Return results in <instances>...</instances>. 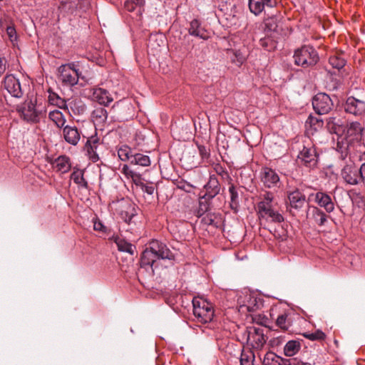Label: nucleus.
I'll use <instances>...</instances> for the list:
<instances>
[{"label":"nucleus","mask_w":365,"mask_h":365,"mask_svg":"<svg viewBox=\"0 0 365 365\" xmlns=\"http://www.w3.org/2000/svg\"><path fill=\"white\" fill-rule=\"evenodd\" d=\"M309 212H310L312 218L319 226H323L327 222V215L318 207L315 206H309V209L307 212V217H308L309 215Z\"/></svg>","instance_id":"24"},{"label":"nucleus","mask_w":365,"mask_h":365,"mask_svg":"<svg viewBox=\"0 0 365 365\" xmlns=\"http://www.w3.org/2000/svg\"><path fill=\"white\" fill-rule=\"evenodd\" d=\"M329 62L333 68L338 70L342 68L346 64V60L340 55L330 56Z\"/></svg>","instance_id":"41"},{"label":"nucleus","mask_w":365,"mask_h":365,"mask_svg":"<svg viewBox=\"0 0 365 365\" xmlns=\"http://www.w3.org/2000/svg\"><path fill=\"white\" fill-rule=\"evenodd\" d=\"M17 110L24 120L31 123L39 122L43 114L36 108V103L32 100L25 101Z\"/></svg>","instance_id":"9"},{"label":"nucleus","mask_w":365,"mask_h":365,"mask_svg":"<svg viewBox=\"0 0 365 365\" xmlns=\"http://www.w3.org/2000/svg\"><path fill=\"white\" fill-rule=\"evenodd\" d=\"M323 120L319 118L309 115L306 120L305 126L308 133L313 135L323 127Z\"/></svg>","instance_id":"25"},{"label":"nucleus","mask_w":365,"mask_h":365,"mask_svg":"<svg viewBox=\"0 0 365 365\" xmlns=\"http://www.w3.org/2000/svg\"><path fill=\"white\" fill-rule=\"evenodd\" d=\"M214 170L217 173V175H220L222 179L229 180L232 181V179L228 173V172L223 168L220 164L217 163L214 165Z\"/></svg>","instance_id":"45"},{"label":"nucleus","mask_w":365,"mask_h":365,"mask_svg":"<svg viewBox=\"0 0 365 365\" xmlns=\"http://www.w3.org/2000/svg\"><path fill=\"white\" fill-rule=\"evenodd\" d=\"M337 82L336 81H334V86H333V88H332V90H335L337 88Z\"/></svg>","instance_id":"64"},{"label":"nucleus","mask_w":365,"mask_h":365,"mask_svg":"<svg viewBox=\"0 0 365 365\" xmlns=\"http://www.w3.org/2000/svg\"><path fill=\"white\" fill-rule=\"evenodd\" d=\"M176 185H177V187L178 189L184 190L186 192H190L191 190L193 187V186L191 184H190L189 182H187L182 180L178 181Z\"/></svg>","instance_id":"50"},{"label":"nucleus","mask_w":365,"mask_h":365,"mask_svg":"<svg viewBox=\"0 0 365 365\" xmlns=\"http://www.w3.org/2000/svg\"><path fill=\"white\" fill-rule=\"evenodd\" d=\"M174 258V254L164 242L153 240L142 253L140 267L145 268L148 266L153 269V266L157 259L172 260Z\"/></svg>","instance_id":"1"},{"label":"nucleus","mask_w":365,"mask_h":365,"mask_svg":"<svg viewBox=\"0 0 365 365\" xmlns=\"http://www.w3.org/2000/svg\"><path fill=\"white\" fill-rule=\"evenodd\" d=\"M4 88L12 96L21 98L24 95L20 81L14 75H6L4 79Z\"/></svg>","instance_id":"12"},{"label":"nucleus","mask_w":365,"mask_h":365,"mask_svg":"<svg viewBox=\"0 0 365 365\" xmlns=\"http://www.w3.org/2000/svg\"><path fill=\"white\" fill-rule=\"evenodd\" d=\"M207 211H202L201 210V208H198V210H197V212H196V216L200 217H201L202 215H204Z\"/></svg>","instance_id":"62"},{"label":"nucleus","mask_w":365,"mask_h":365,"mask_svg":"<svg viewBox=\"0 0 365 365\" xmlns=\"http://www.w3.org/2000/svg\"><path fill=\"white\" fill-rule=\"evenodd\" d=\"M48 118L52 120L58 128H63L66 123V118L63 114L58 110H54L49 112Z\"/></svg>","instance_id":"34"},{"label":"nucleus","mask_w":365,"mask_h":365,"mask_svg":"<svg viewBox=\"0 0 365 365\" xmlns=\"http://www.w3.org/2000/svg\"><path fill=\"white\" fill-rule=\"evenodd\" d=\"M242 340L255 349H261L268 339L264 329L260 327H246L242 332Z\"/></svg>","instance_id":"5"},{"label":"nucleus","mask_w":365,"mask_h":365,"mask_svg":"<svg viewBox=\"0 0 365 365\" xmlns=\"http://www.w3.org/2000/svg\"><path fill=\"white\" fill-rule=\"evenodd\" d=\"M198 150L202 159H207L210 157V151L204 145H198Z\"/></svg>","instance_id":"52"},{"label":"nucleus","mask_w":365,"mask_h":365,"mask_svg":"<svg viewBox=\"0 0 365 365\" xmlns=\"http://www.w3.org/2000/svg\"><path fill=\"white\" fill-rule=\"evenodd\" d=\"M284 221V217L279 213L275 212V222H282Z\"/></svg>","instance_id":"60"},{"label":"nucleus","mask_w":365,"mask_h":365,"mask_svg":"<svg viewBox=\"0 0 365 365\" xmlns=\"http://www.w3.org/2000/svg\"><path fill=\"white\" fill-rule=\"evenodd\" d=\"M121 215L125 218L126 222H130L132 218L137 215L135 206L134 204L128 203L126 209L122 210Z\"/></svg>","instance_id":"39"},{"label":"nucleus","mask_w":365,"mask_h":365,"mask_svg":"<svg viewBox=\"0 0 365 365\" xmlns=\"http://www.w3.org/2000/svg\"><path fill=\"white\" fill-rule=\"evenodd\" d=\"M115 242L119 251L125 252L132 255L134 254L135 251V247L131 243L127 242L125 240L117 237L115 240Z\"/></svg>","instance_id":"32"},{"label":"nucleus","mask_w":365,"mask_h":365,"mask_svg":"<svg viewBox=\"0 0 365 365\" xmlns=\"http://www.w3.org/2000/svg\"><path fill=\"white\" fill-rule=\"evenodd\" d=\"M145 3V0H128L126 7L129 11L134 10V5L143 6Z\"/></svg>","instance_id":"51"},{"label":"nucleus","mask_w":365,"mask_h":365,"mask_svg":"<svg viewBox=\"0 0 365 365\" xmlns=\"http://www.w3.org/2000/svg\"><path fill=\"white\" fill-rule=\"evenodd\" d=\"M130 163L132 165L148 167L151 164V160L148 155L143 153H133Z\"/></svg>","instance_id":"30"},{"label":"nucleus","mask_w":365,"mask_h":365,"mask_svg":"<svg viewBox=\"0 0 365 365\" xmlns=\"http://www.w3.org/2000/svg\"><path fill=\"white\" fill-rule=\"evenodd\" d=\"M121 173L124 174L127 178H130L135 171L132 170L128 165H123Z\"/></svg>","instance_id":"54"},{"label":"nucleus","mask_w":365,"mask_h":365,"mask_svg":"<svg viewBox=\"0 0 365 365\" xmlns=\"http://www.w3.org/2000/svg\"><path fill=\"white\" fill-rule=\"evenodd\" d=\"M275 326L278 327L283 331L287 330L289 327V324L287 323V315L282 314L279 316L277 320H275Z\"/></svg>","instance_id":"44"},{"label":"nucleus","mask_w":365,"mask_h":365,"mask_svg":"<svg viewBox=\"0 0 365 365\" xmlns=\"http://www.w3.org/2000/svg\"><path fill=\"white\" fill-rule=\"evenodd\" d=\"M193 314L197 321L201 323H208L214 317L212 305L207 300L195 297L192 299Z\"/></svg>","instance_id":"7"},{"label":"nucleus","mask_w":365,"mask_h":365,"mask_svg":"<svg viewBox=\"0 0 365 365\" xmlns=\"http://www.w3.org/2000/svg\"><path fill=\"white\" fill-rule=\"evenodd\" d=\"M93 228L96 231H101L103 232H106V227L103 225V223L99 220H96L93 222Z\"/></svg>","instance_id":"56"},{"label":"nucleus","mask_w":365,"mask_h":365,"mask_svg":"<svg viewBox=\"0 0 365 365\" xmlns=\"http://www.w3.org/2000/svg\"><path fill=\"white\" fill-rule=\"evenodd\" d=\"M6 61L4 58H0V76L5 72L6 71Z\"/></svg>","instance_id":"59"},{"label":"nucleus","mask_w":365,"mask_h":365,"mask_svg":"<svg viewBox=\"0 0 365 365\" xmlns=\"http://www.w3.org/2000/svg\"><path fill=\"white\" fill-rule=\"evenodd\" d=\"M71 179L79 187L88 189V184L83 177V170H76L71 175Z\"/></svg>","instance_id":"35"},{"label":"nucleus","mask_w":365,"mask_h":365,"mask_svg":"<svg viewBox=\"0 0 365 365\" xmlns=\"http://www.w3.org/2000/svg\"><path fill=\"white\" fill-rule=\"evenodd\" d=\"M229 193L230 195V207L232 210L237 212L240 207V196L237 189L231 182H230Z\"/></svg>","instance_id":"29"},{"label":"nucleus","mask_w":365,"mask_h":365,"mask_svg":"<svg viewBox=\"0 0 365 365\" xmlns=\"http://www.w3.org/2000/svg\"><path fill=\"white\" fill-rule=\"evenodd\" d=\"M249 9L256 16L264 11V24L266 29L271 31L274 25L272 0H249Z\"/></svg>","instance_id":"4"},{"label":"nucleus","mask_w":365,"mask_h":365,"mask_svg":"<svg viewBox=\"0 0 365 365\" xmlns=\"http://www.w3.org/2000/svg\"><path fill=\"white\" fill-rule=\"evenodd\" d=\"M328 129L333 133H337L341 130L340 120L336 118L330 117L327 119Z\"/></svg>","instance_id":"42"},{"label":"nucleus","mask_w":365,"mask_h":365,"mask_svg":"<svg viewBox=\"0 0 365 365\" xmlns=\"http://www.w3.org/2000/svg\"><path fill=\"white\" fill-rule=\"evenodd\" d=\"M140 187L143 192L148 195H152L154 193L155 187L152 185H145L143 183Z\"/></svg>","instance_id":"55"},{"label":"nucleus","mask_w":365,"mask_h":365,"mask_svg":"<svg viewBox=\"0 0 365 365\" xmlns=\"http://www.w3.org/2000/svg\"><path fill=\"white\" fill-rule=\"evenodd\" d=\"M279 227H280V230H277L275 227V239L279 238L281 242H284L287 239V232L282 225H279Z\"/></svg>","instance_id":"48"},{"label":"nucleus","mask_w":365,"mask_h":365,"mask_svg":"<svg viewBox=\"0 0 365 365\" xmlns=\"http://www.w3.org/2000/svg\"><path fill=\"white\" fill-rule=\"evenodd\" d=\"M344 110L354 115H361L365 113V100L353 96L348 97L344 104Z\"/></svg>","instance_id":"13"},{"label":"nucleus","mask_w":365,"mask_h":365,"mask_svg":"<svg viewBox=\"0 0 365 365\" xmlns=\"http://www.w3.org/2000/svg\"><path fill=\"white\" fill-rule=\"evenodd\" d=\"M296 365H311V364L303 361H298Z\"/></svg>","instance_id":"63"},{"label":"nucleus","mask_w":365,"mask_h":365,"mask_svg":"<svg viewBox=\"0 0 365 365\" xmlns=\"http://www.w3.org/2000/svg\"><path fill=\"white\" fill-rule=\"evenodd\" d=\"M278 333L279 331L275 329V341L277 340V344L280 343L281 342V339L282 338V336L281 335H278Z\"/></svg>","instance_id":"61"},{"label":"nucleus","mask_w":365,"mask_h":365,"mask_svg":"<svg viewBox=\"0 0 365 365\" xmlns=\"http://www.w3.org/2000/svg\"><path fill=\"white\" fill-rule=\"evenodd\" d=\"M204 187L206 191L204 195L208 196L210 199H213L220 191V182L215 175L210 176L209 181Z\"/></svg>","instance_id":"19"},{"label":"nucleus","mask_w":365,"mask_h":365,"mask_svg":"<svg viewBox=\"0 0 365 365\" xmlns=\"http://www.w3.org/2000/svg\"><path fill=\"white\" fill-rule=\"evenodd\" d=\"M48 101L50 104L56 106L61 109L67 110L68 107L65 99L62 98L58 94L52 91L51 88L48 90Z\"/></svg>","instance_id":"27"},{"label":"nucleus","mask_w":365,"mask_h":365,"mask_svg":"<svg viewBox=\"0 0 365 365\" xmlns=\"http://www.w3.org/2000/svg\"><path fill=\"white\" fill-rule=\"evenodd\" d=\"M288 200L291 208L299 211L305 204L306 196L299 189H296L289 193Z\"/></svg>","instance_id":"16"},{"label":"nucleus","mask_w":365,"mask_h":365,"mask_svg":"<svg viewBox=\"0 0 365 365\" xmlns=\"http://www.w3.org/2000/svg\"><path fill=\"white\" fill-rule=\"evenodd\" d=\"M314 200L320 207H324L327 212H331L334 210V204L331 197L325 192H318L309 195L307 201Z\"/></svg>","instance_id":"14"},{"label":"nucleus","mask_w":365,"mask_h":365,"mask_svg":"<svg viewBox=\"0 0 365 365\" xmlns=\"http://www.w3.org/2000/svg\"><path fill=\"white\" fill-rule=\"evenodd\" d=\"M267 319H262L261 322H260V324L262 325L263 327H264V328H262L263 329H264V332L266 333V334H268L269 332H271L272 331V327L269 326L267 324Z\"/></svg>","instance_id":"58"},{"label":"nucleus","mask_w":365,"mask_h":365,"mask_svg":"<svg viewBox=\"0 0 365 365\" xmlns=\"http://www.w3.org/2000/svg\"><path fill=\"white\" fill-rule=\"evenodd\" d=\"M274 193L269 191H264L261 195V200L257 204V210L260 225L264 226L270 232L271 227L268 225L274 222Z\"/></svg>","instance_id":"3"},{"label":"nucleus","mask_w":365,"mask_h":365,"mask_svg":"<svg viewBox=\"0 0 365 365\" xmlns=\"http://www.w3.org/2000/svg\"><path fill=\"white\" fill-rule=\"evenodd\" d=\"M299 149L297 160L308 168H314L316 167L319 157L315 147L311 144L302 145Z\"/></svg>","instance_id":"10"},{"label":"nucleus","mask_w":365,"mask_h":365,"mask_svg":"<svg viewBox=\"0 0 365 365\" xmlns=\"http://www.w3.org/2000/svg\"><path fill=\"white\" fill-rule=\"evenodd\" d=\"M261 181L266 188L274 186V170L269 168H263L261 171Z\"/></svg>","instance_id":"26"},{"label":"nucleus","mask_w":365,"mask_h":365,"mask_svg":"<svg viewBox=\"0 0 365 365\" xmlns=\"http://www.w3.org/2000/svg\"><path fill=\"white\" fill-rule=\"evenodd\" d=\"M293 58L295 64L303 68L314 66L319 59L317 51L311 46H303L297 49Z\"/></svg>","instance_id":"6"},{"label":"nucleus","mask_w":365,"mask_h":365,"mask_svg":"<svg viewBox=\"0 0 365 365\" xmlns=\"http://www.w3.org/2000/svg\"><path fill=\"white\" fill-rule=\"evenodd\" d=\"M133 155V153L131 148L128 145H122L118 150V155L122 161L130 162Z\"/></svg>","instance_id":"38"},{"label":"nucleus","mask_w":365,"mask_h":365,"mask_svg":"<svg viewBox=\"0 0 365 365\" xmlns=\"http://www.w3.org/2000/svg\"><path fill=\"white\" fill-rule=\"evenodd\" d=\"M54 165L57 170L61 173L68 172L71 168L70 158L66 155H61L56 158L55 160Z\"/></svg>","instance_id":"28"},{"label":"nucleus","mask_w":365,"mask_h":365,"mask_svg":"<svg viewBox=\"0 0 365 365\" xmlns=\"http://www.w3.org/2000/svg\"><path fill=\"white\" fill-rule=\"evenodd\" d=\"M341 177L350 185H357L361 182L359 170L354 165H346L341 170Z\"/></svg>","instance_id":"15"},{"label":"nucleus","mask_w":365,"mask_h":365,"mask_svg":"<svg viewBox=\"0 0 365 365\" xmlns=\"http://www.w3.org/2000/svg\"><path fill=\"white\" fill-rule=\"evenodd\" d=\"M264 31L266 33V36L260 39V45L264 49L271 51L274 49V39L272 38L273 29L272 28L271 31H269L266 29V26L264 25Z\"/></svg>","instance_id":"33"},{"label":"nucleus","mask_w":365,"mask_h":365,"mask_svg":"<svg viewBox=\"0 0 365 365\" xmlns=\"http://www.w3.org/2000/svg\"><path fill=\"white\" fill-rule=\"evenodd\" d=\"M230 61L237 66H240L246 61L245 55L240 50H230L227 52Z\"/></svg>","instance_id":"31"},{"label":"nucleus","mask_w":365,"mask_h":365,"mask_svg":"<svg viewBox=\"0 0 365 365\" xmlns=\"http://www.w3.org/2000/svg\"><path fill=\"white\" fill-rule=\"evenodd\" d=\"M91 118L95 126L102 130L108 118L107 110L102 107L96 108L92 112Z\"/></svg>","instance_id":"20"},{"label":"nucleus","mask_w":365,"mask_h":365,"mask_svg":"<svg viewBox=\"0 0 365 365\" xmlns=\"http://www.w3.org/2000/svg\"><path fill=\"white\" fill-rule=\"evenodd\" d=\"M274 363V352L269 350L264 355L262 360V365H273Z\"/></svg>","instance_id":"49"},{"label":"nucleus","mask_w":365,"mask_h":365,"mask_svg":"<svg viewBox=\"0 0 365 365\" xmlns=\"http://www.w3.org/2000/svg\"><path fill=\"white\" fill-rule=\"evenodd\" d=\"M93 98L100 104L108 106L113 99L109 92L102 88H96L93 89Z\"/></svg>","instance_id":"22"},{"label":"nucleus","mask_w":365,"mask_h":365,"mask_svg":"<svg viewBox=\"0 0 365 365\" xmlns=\"http://www.w3.org/2000/svg\"><path fill=\"white\" fill-rule=\"evenodd\" d=\"M362 131L363 128L359 122H352L347 125L345 138L337 143V150L342 156L353 151L354 143L361 140Z\"/></svg>","instance_id":"2"},{"label":"nucleus","mask_w":365,"mask_h":365,"mask_svg":"<svg viewBox=\"0 0 365 365\" xmlns=\"http://www.w3.org/2000/svg\"><path fill=\"white\" fill-rule=\"evenodd\" d=\"M211 199L208 197V196L204 195L203 196L200 197L199 200V207L201 208L202 211H208L210 209V203L209 201Z\"/></svg>","instance_id":"46"},{"label":"nucleus","mask_w":365,"mask_h":365,"mask_svg":"<svg viewBox=\"0 0 365 365\" xmlns=\"http://www.w3.org/2000/svg\"><path fill=\"white\" fill-rule=\"evenodd\" d=\"M63 133L65 140L73 145H76L81 139L80 133L76 126H64Z\"/></svg>","instance_id":"18"},{"label":"nucleus","mask_w":365,"mask_h":365,"mask_svg":"<svg viewBox=\"0 0 365 365\" xmlns=\"http://www.w3.org/2000/svg\"><path fill=\"white\" fill-rule=\"evenodd\" d=\"M313 108L319 115L328 113L334 106L330 96L324 93H317L312 100Z\"/></svg>","instance_id":"11"},{"label":"nucleus","mask_w":365,"mask_h":365,"mask_svg":"<svg viewBox=\"0 0 365 365\" xmlns=\"http://www.w3.org/2000/svg\"><path fill=\"white\" fill-rule=\"evenodd\" d=\"M247 304H242L240 306V309L244 311L246 309L249 312H252L257 310L259 307V305L257 302V298L252 297L251 295L248 296Z\"/></svg>","instance_id":"40"},{"label":"nucleus","mask_w":365,"mask_h":365,"mask_svg":"<svg viewBox=\"0 0 365 365\" xmlns=\"http://www.w3.org/2000/svg\"><path fill=\"white\" fill-rule=\"evenodd\" d=\"M188 33L191 36L199 37L204 40L210 37L207 31L202 26L201 23L197 19H193L190 21Z\"/></svg>","instance_id":"17"},{"label":"nucleus","mask_w":365,"mask_h":365,"mask_svg":"<svg viewBox=\"0 0 365 365\" xmlns=\"http://www.w3.org/2000/svg\"><path fill=\"white\" fill-rule=\"evenodd\" d=\"M133 180V182L138 186H142V184H143V182H142V176L139 173H137L136 172H135L133 175L131 176L130 178Z\"/></svg>","instance_id":"53"},{"label":"nucleus","mask_w":365,"mask_h":365,"mask_svg":"<svg viewBox=\"0 0 365 365\" xmlns=\"http://www.w3.org/2000/svg\"><path fill=\"white\" fill-rule=\"evenodd\" d=\"M359 170V175H360L361 182H362L364 184H365V163L361 165V167Z\"/></svg>","instance_id":"57"},{"label":"nucleus","mask_w":365,"mask_h":365,"mask_svg":"<svg viewBox=\"0 0 365 365\" xmlns=\"http://www.w3.org/2000/svg\"><path fill=\"white\" fill-rule=\"evenodd\" d=\"M6 34L11 42H14L17 40V34L15 27L13 25H9L6 26Z\"/></svg>","instance_id":"47"},{"label":"nucleus","mask_w":365,"mask_h":365,"mask_svg":"<svg viewBox=\"0 0 365 365\" xmlns=\"http://www.w3.org/2000/svg\"><path fill=\"white\" fill-rule=\"evenodd\" d=\"M98 142L99 139L97 137L91 136L87 140L84 146V150L88 153V155L93 162L97 161L99 158L96 152L98 145Z\"/></svg>","instance_id":"23"},{"label":"nucleus","mask_w":365,"mask_h":365,"mask_svg":"<svg viewBox=\"0 0 365 365\" xmlns=\"http://www.w3.org/2000/svg\"><path fill=\"white\" fill-rule=\"evenodd\" d=\"M255 354L251 350H242L240 359V365H254Z\"/></svg>","instance_id":"37"},{"label":"nucleus","mask_w":365,"mask_h":365,"mask_svg":"<svg viewBox=\"0 0 365 365\" xmlns=\"http://www.w3.org/2000/svg\"><path fill=\"white\" fill-rule=\"evenodd\" d=\"M300 349V343L295 340L289 341L284 348V354L287 356H292L296 354Z\"/></svg>","instance_id":"36"},{"label":"nucleus","mask_w":365,"mask_h":365,"mask_svg":"<svg viewBox=\"0 0 365 365\" xmlns=\"http://www.w3.org/2000/svg\"><path fill=\"white\" fill-rule=\"evenodd\" d=\"M58 80L64 86H73L78 83L81 73L75 63L61 65L58 69Z\"/></svg>","instance_id":"8"},{"label":"nucleus","mask_w":365,"mask_h":365,"mask_svg":"<svg viewBox=\"0 0 365 365\" xmlns=\"http://www.w3.org/2000/svg\"><path fill=\"white\" fill-rule=\"evenodd\" d=\"M303 336L308 339H310L312 341H314V340H324L326 337V335L325 334L321 331V330H317L314 333H308V332H306V333H304L303 334Z\"/></svg>","instance_id":"43"},{"label":"nucleus","mask_w":365,"mask_h":365,"mask_svg":"<svg viewBox=\"0 0 365 365\" xmlns=\"http://www.w3.org/2000/svg\"><path fill=\"white\" fill-rule=\"evenodd\" d=\"M77 4L73 1H61L58 6V17H66L74 14Z\"/></svg>","instance_id":"21"}]
</instances>
